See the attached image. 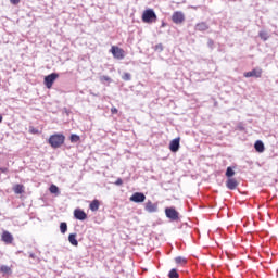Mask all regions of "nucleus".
I'll use <instances>...</instances> for the list:
<instances>
[{"label": "nucleus", "mask_w": 278, "mask_h": 278, "mask_svg": "<svg viewBox=\"0 0 278 278\" xmlns=\"http://www.w3.org/2000/svg\"><path fill=\"white\" fill-rule=\"evenodd\" d=\"M64 140H66V137L62 134H55L50 136L49 138V144L52 147V149H60L64 144Z\"/></svg>", "instance_id": "f257e3e1"}, {"label": "nucleus", "mask_w": 278, "mask_h": 278, "mask_svg": "<svg viewBox=\"0 0 278 278\" xmlns=\"http://www.w3.org/2000/svg\"><path fill=\"white\" fill-rule=\"evenodd\" d=\"M142 21L143 23H155V21H157V15L155 14V11H153V9H147L146 11H143Z\"/></svg>", "instance_id": "f03ea898"}, {"label": "nucleus", "mask_w": 278, "mask_h": 278, "mask_svg": "<svg viewBox=\"0 0 278 278\" xmlns=\"http://www.w3.org/2000/svg\"><path fill=\"white\" fill-rule=\"evenodd\" d=\"M165 216L173 223L179 220V212L173 206L165 208Z\"/></svg>", "instance_id": "7ed1b4c3"}, {"label": "nucleus", "mask_w": 278, "mask_h": 278, "mask_svg": "<svg viewBox=\"0 0 278 278\" xmlns=\"http://www.w3.org/2000/svg\"><path fill=\"white\" fill-rule=\"evenodd\" d=\"M172 21L176 25H181V23H184V21H186V15L181 11H175L172 15Z\"/></svg>", "instance_id": "20e7f679"}, {"label": "nucleus", "mask_w": 278, "mask_h": 278, "mask_svg": "<svg viewBox=\"0 0 278 278\" xmlns=\"http://www.w3.org/2000/svg\"><path fill=\"white\" fill-rule=\"evenodd\" d=\"M58 77H60V75L58 73H52L49 74L48 76L45 77L43 81H45V86L47 88H52L53 84L55 83V79H58Z\"/></svg>", "instance_id": "39448f33"}, {"label": "nucleus", "mask_w": 278, "mask_h": 278, "mask_svg": "<svg viewBox=\"0 0 278 278\" xmlns=\"http://www.w3.org/2000/svg\"><path fill=\"white\" fill-rule=\"evenodd\" d=\"M111 53L113 54V58H116V60L125 59V51L116 46L111 48Z\"/></svg>", "instance_id": "423d86ee"}, {"label": "nucleus", "mask_w": 278, "mask_h": 278, "mask_svg": "<svg viewBox=\"0 0 278 278\" xmlns=\"http://www.w3.org/2000/svg\"><path fill=\"white\" fill-rule=\"evenodd\" d=\"M130 201H132V203H144V201H147V195L142 192H135L130 197Z\"/></svg>", "instance_id": "0eeeda50"}, {"label": "nucleus", "mask_w": 278, "mask_h": 278, "mask_svg": "<svg viewBox=\"0 0 278 278\" xmlns=\"http://www.w3.org/2000/svg\"><path fill=\"white\" fill-rule=\"evenodd\" d=\"M262 73H263L262 68L256 67V68L252 70L251 72H245L243 74V77H247V78L256 77L258 79L260 77H262Z\"/></svg>", "instance_id": "6e6552de"}, {"label": "nucleus", "mask_w": 278, "mask_h": 278, "mask_svg": "<svg viewBox=\"0 0 278 278\" xmlns=\"http://www.w3.org/2000/svg\"><path fill=\"white\" fill-rule=\"evenodd\" d=\"M74 218H76V220H86V218H88V215L81 208H76L74 211Z\"/></svg>", "instance_id": "1a4fd4ad"}, {"label": "nucleus", "mask_w": 278, "mask_h": 278, "mask_svg": "<svg viewBox=\"0 0 278 278\" xmlns=\"http://www.w3.org/2000/svg\"><path fill=\"white\" fill-rule=\"evenodd\" d=\"M180 139L179 138H175L170 141L169 143V150L172 151V153H177V151H179V147H180Z\"/></svg>", "instance_id": "9d476101"}, {"label": "nucleus", "mask_w": 278, "mask_h": 278, "mask_svg": "<svg viewBox=\"0 0 278 278\" xmlns=\"http://www.w3.org/2000/svg\"><path fill=\"white\" fill-rule=\"evenodd\" d=\"M144 210H146V212H148L149 214H154L155 212H157V204H156V203H153V202H151V201H148V202L146 203Z\"/></svg>", "instance_id": "9b49d317"}, {"label": "nucleus", "mask_w": 278, "mask_h": 278, "mask_svg": "<svg viewBox=\"0 0 278 278\" xmlns=\"http://www.w3.org/2000/svg\"><path fill=\"white\" fill-rule=\"evenodd\" d=\"M1 238L2 242H5V244H12V242H14V237H12V233L9 231H4Z\"/></svg>", "instance_id": "f8f14e48"}, {"label": "nucleus", "mask_w": 278, "mask_h": 278, "mask_svg": "<svg viewBox=\"0 0 278 278\" xmlns=\"http://www.w3.org/2000/svg\"><path fill=\"white\" fill-rule=\"evenodd\" d=\"M228 190H236L238 188V180L236 178H228L226 181Z\"/></svg>", "instance_id": "ddd939ff"}, {"label": "nucleus", "mask_w": 278, "mask_h": 278, "mask_svg": "<svg viewBox=\"0 0 278 278\" xmlns=\"http://www.w3.org/2000/svg\"><path fill=\"white\" fill-rule=\"evenodd\" d=\"M254 149L255 151H257V153H264V142L262 140H257L255 143H254Z\"/></svg>", "instance_id": "4468645a"}, {"label": "nucleus", "mask_w": 278, "mask_h": 278, "mask_svg": "<svg viewBox=\"0 0 278 278\" xmlns=\"http://www.w3.org/2000/svg\"><path fill=\"white\" fill-rule=\"evenodd\" d=\"M68 242L70 244H72L73 247H77L79 244V241H77V233H71L68 236Z\"/></svg>", "instance_id": "2eb2a0df"}, {"label": "nucleus", "mask_w": 278, "mask_h": 278, "mask_svg": "<svg viewBox=\"0 0 278 278\" xmlns=\"http://www.w3.org/2000/svg\"><path fill=\"white\" fill-rule=\"evenodd\" d=\"M0 273H2V275H12V268L8 265H1Z\"/></svg>", "instance_id": "dca6fc26"}, {"label": "nucleus", "mask_w": 278, "mask_h": 278, "mask_svg": "<svg viewBox=\"0 0 278 278\" xmlns=\"http://www.w3.org/2000/svg\"><path fill=\"white\" fill-rule=\"evenodd\" d=\"M89 208L91 210V212H97L99 210V200H93L90 203Z\"/></svg>", "instance_id": "f3484780"}, {"label": "nucleus", "mask_w": 278, "mask_h": 278, "mask_svg": "<svg viewBox=\"0 0 278 278\" xmlns=\"http://www.w3.org/2000/svg\"><path fill=\"white\" fill-rule=\"evenodd\" d=\"M60 231L61 233H66V231H68V225L66 224V222H62L60 224Z\"/></svg>", "instance_id": "a211bd4d"}, {"label": "nucleus", "mask_w": 278, "mask_h": 278, "mask_svg": "<svg viewBox=\"0 0 278 278\" xmlns=\"http://www.w3.org/2000/svg\"><path fill=\"white\" fill-rule=\"evenodd\" d=\"M233 175H236V172L233 170V168L227 167L226 177H228V179H231V177H233Z\"/></svg>", "instance_id": "6ab92c4d"}, {"label": "nucleus", "mask_w": 278, "mask_h": 278, "mask_svg": "<svg viewBox=\"0 0 278 278\" xmlns=\"http://www.w3.org/2000/svg\"><path fill=\"white\" fill-rule=\"evenodd\" d=\"M15 194H23V185H16L14 187Z\"/></svg>", "instance_id": "aec40b11"}, {"label": "nucleus", "mask_w": 278, "mask_h": 278, "mask_svg": "<svg viewBox=\"0 0 278 278\" xmlns=\"http://www.w3.org/2000/svg\"><path fill=\"white\" fill-rule=\"evenodd\" d=\"M258 36H260L261 40H264V41L268 40V33H266L264 30L260 31Z\"/></svg>", "instance_id": "412c9836"}, {"label": "nucleus", "mask_w": 278, "mask_h": 278, "mask_svg": "<svg viewBox=\"0 0 278 278\" xmlns=\"http://www.w3.org/2000/svg\"><path fill=\"white\" fill-rule=\"evenodd\" d=\"M50 192H51V194H58V192H60V189L58 188V186L51 185Z\"/></svg>", "instance_id": "4be33fe9"}, {"label": "nucleus", "mask_w": 278, "mask_h": 278, "mask_svg": "<svg viewBox=\"0 0 278 278\" xmlns=\"http://www.w3.org/2000/svg\"><path fill=\"white\" fill-rule=\"evenodd\" d=\"M169 278H179V274L177 273V269H172L168 274Z\"/></svg>", "instance_id": "5701e85b"}, {"label": "nucleus", "mask_w": 278, "mask_h": 278, "mask_svg": "<svg viewBox=\"0 0 278 278\" xmlns=\"http://www.w3.org/2000/svg\"><path fill=\"white\" fill-rule=\"evenodd\" d=\"M122 79L124 81H131V74L129 73H124V75L122 76Z\"/></svg>", "instance_id": "b1692460"}, {"label": "nucleus", "mask_w": 278, "mask_h": 278, "mask_svg": "<svg viewBox=\"0 0 278 278\" xmlns=\"http://www.w3.org/2000/svg\"><path fill=\"white\" fill-rule=\"evenodd\" d=\"M80 138L79 135H72L71 136V142H79Z\"/></svg>", "instance_id": "393cba45"}, {"label": "nucleus", "mask_w": 278, "mask_h": 278, "mask_svg": "<svg viewBox=\"0 0 278 278\" xmlns=\"http://www.w3.org/2000/svg\"><path fill=\"white\" fill-rule=\"evenodd\" d=\"M175 262H176V264H184V263H186V258H184V257H181V256H177V257L175 258Z\"/></svg>", "instance_id": "a878e982"}, {"label": "nucleus", "mask_w": 278, "mask_h": 278, "mask_svg": "<svg viewBox=\"0 0 278 278\" xmlns=\"http://www.w3.org/2000/svg\"><path fill=\"white\" fill-rule=\"evenodd\" d=\"M100 81H112V78H110L109 76H101Z\"/></svg>", "instance_id": "bb28decb"}, {"label": "nucleus", "mask_w": 278, "mask_h": 278, "mask_svg": "<svg viewBox=\"0 0 278 278\" xmlns=\"http://www.w3.org/2000/svg\"><path fill=\"white\" fill-rule=\"evenodd\" d=\"M197 29H199L200 31L205 29V24H198Z\"/></svg>", "instance_id": "cd10ccee"}, {"label": "nucleus", "mask_w": 278, "mask_h": 278, "mask_svg": "<svg viewBox=\"0 0 278 278\" xmlns=\"http://www.w3.org/2000/svg\"><path fill=\"white\" fill-rule=\"evenodd\" d=\"M111 114H118V109H116L115 106H113L111 109Z\"/></svg>", "instance_id": "c85d7f7f"}, {"label": "nucleus", "mask_w": 278, "mask_h": 278, "mask_svg": "<svg viewBox=\"0 0 278 278\" xmlns=\"http://www.w3.org/2000/svg\"><path fill=\"white\" fill-rule=\"evenodd\" d=\"M115 186H123V179L118 178V179L115 181Z\"/></svg>", "instance_id": "c756f323"}, {"label": "nucleus", "mask_w": 278, "mask_h": 278, "mask_svg": "<svg viewBox=\"0 0 278 278\" xmlns=\"http://www.w3.org/2000/svg\"><path fill=\"white\" fill-rule=\"evenodd\" d=\"M13 5H18L21 3V0H10Z\"/></svg>", "instance_id": "7c9ffc66"}, {"label": "nucleus", "mask_w": 278, "mask_h": 278, "mask_svg": "<svg viewBox=\"0 0 278 278\" xmlns=\"http://www.w3.org/2000/svg\"><path fill=\"white\" fill-rule=\"evenodd\" d=\"M156 49H160V51H163L162 45L156 46Z\"/></svg>", "instance_id": "2f4dec72"}, {"label": "nucleus", "mask_w": 278, "mask_h": 278, "mask_svg": "<svg viewBox=\"0 0 278 278\" xmlns=\"http://www.w3.org/2000/svg\"><path fill=\"white\" fill-rule=\"evenodd\" d=\"M29 257H31V258L34 260V257H36V254L30 253V254H29Z\"/></svg>", "instance_id": "473e14b6"}, {"label": "nucleus", "mask_w": 278, "mask_h": 278, "mask_svg": "<svg viewBox=\"0 0 278 278\" xmlns=\"http://www.w3.org/2000/svg\"><path fill=\"white\" fill-rule=\"evenodd\" d=\"M0 123H3V116L0 115Z\"/></svg>", "instance_id": "72a5a7b5"}, {"label": "nucleus", "mask_w": 278, "mask_h": 278, "mask_svg": "<svg viewBox=\"0 0 278 278\" xmlns=\"http://www.w3.org/2000/svg\"><path fill=\"white\" fill-rule=\"evenodd\" d=\"M1 170H2V173H5L7 169H5V168H2Z\"/></svg>", "instance_id": "f704fd0d"}]
</instances>
